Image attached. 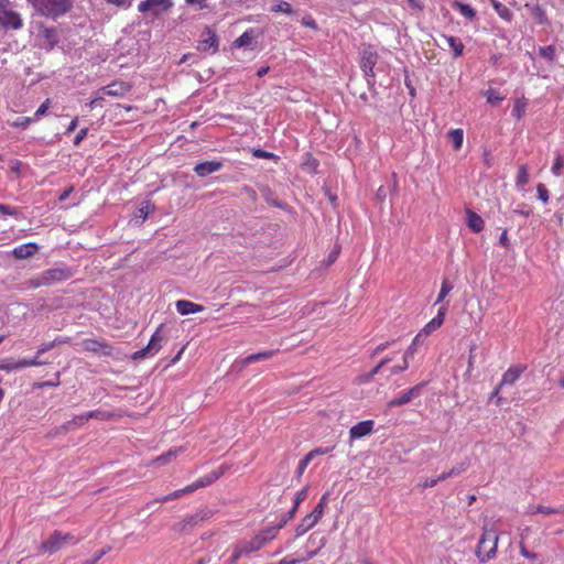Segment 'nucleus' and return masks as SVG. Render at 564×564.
I'll return each instance as SVG.
<instances>
[{"label": "nucleus", "mask_w": 564, "mask_h": 564, "mask_svg": "<svg viewBox=\"0 0 564 564\" xmlns=\"http://www.w3.org/2000/svg\"><path fill=\"white\" fill-rule=\"evenodd\" d=\"M442 37L445 40L448 47L451 48L454 58H458L459 56L463 55L465 45L459 37L447 34H442Z\"/></svg>", "instance_id": "nucleus-22"}, {"label": "nucleus", "mask_w": 564, "mask_h": 564, "mask_svg": "<svg viewBox=\"0 0 564 564\" xmlns=\"http://www.w3.org/2000/svg\"><path fill=\"white\" fill-rule=\"evenodd\" d=\"M32 122H35L33 117H19L11 123V126L14 128L26 129Z\"/></svg>", "instance_id": "nucleus-47"}, {"label": "nucleus", "mask_w": 564, "mask_h": 564, "mask_svg": "<svg viewBox=\"0 0 564 564\" xmlns=\"http://www.w3.org/2000/svg\"><path fill=\"white\" fill-rule=\"evenodd\" d=\"M317 522L310 516L306 514L301 523L295 528V538H300L311 530Z\"/></svg>", "instance_id": "nucleus-31"}, {"label": "nucleus", "mask_w": 564, "mask_h": 564, "mask_svg": "<svg viewBox=\"0 0 564 564\" xmlns=\"http://www.w3.org/2000/svg\"><path fill=\"white\" fill-rule=\"evenodd\" d=\"M42 17L57 19L66 14L73 7L74 0H26Z\"/></svg>", "instance_id": "nucleus-1"}, {"label": "nucleus", "mask_w": 564, "mask_h": 564, "mask_svg": "<svg viewBox=\"0 0 564 564\" xmlns=\"http://www.w3.org/2000/svg\"><path fill=\"white\" fill-rule=\"evenodd\" d=\"M327 505V494H324L322 498L319 499L318 503L315 506L313 511L308 513L316 522L319 521L324 513V509Z\"/></svg>", "instance_id": "nucleus-35"}, {"label": "nucleus", "mask_w": 564, "mask_h": 564, "mask_svg": "<svg viewBox=\"0 0 564 564\" xmlns=\"http://www.w3.org/2000/svg\"><path fill=\"white\" fill-rule=\"evenodd\" d=\"M564 167V155L560 152L556 153L551 172L554 176H561Z\"/></svg>", "instance_id": "nucleus-39"}, {"label": "nucleus", "mask_w": 564, "mask_h": 564, "mask_svg": "<svg viewBox=\"0 0 564 564\" xmlns=\"http://www.w3.org/2000/svg\"><path fill=\"white\" fill-rule=\"evenodd\" d=\"M528 108V100L524 97L518 98L514 100L513 108L511 111L512 117L520 121L524 116Z\"/></svg>", "instance_id": "nucleus-27"}, {"label": "nucleus", "mask_w": 564, "mask_h": 564, "mask_svg": "<svg viewBox=\"0 0 564 564\" xmlns=\"http://www.w3.org/2000/svg\"><path fill=\"white\" fill-rule=\"evenodd\" d=\"M182 452V448H176V449H170L169 452L160 455L156 457L155 462L160 465H165V464H169L173 458H175L178 453Z\"/></svg>", "instance_id": "nucleus-38"}, {"label": "nucleus", "mask_w": 564, "mask_h": 564, "mask_svg": "<svg viewBox=\"0 0 564 564\" xmlns=\"http://www.w3.org/2000/svg\"><path fill=\"white\" fill-rule=\"evenodd\" d=\"M421 334L416 335L414 339L412 340L411 345L408 347V349L404 351L403 358L409 361V358L412 357L416 352V346L419 341V337Z\"/></svg>", "instance_id": "nucleus-50"}, {"label": "nucleus", "mask_w": 564, "mask_h": 564, "mask_svg": "<svg viewBox=\"0 0 564 564\" xmlns=\"http://www.w3.org/2000/svg\"><path fill=\"white\" fill-rule=\"evenodd\" d=\"M202 53L216 54L219 51V37L215 30L206 28L197 44Z\"/></svg>", "instance_id": "nucleus-9"}, {"label": "nucleus", "mask_w": 564, "mask_h": 564, "mask_svg": "<svg viewBox=\"0 0 564 564\" xmlns=\"http://www.w3.org/2000/svg\"><path fill=\"white\" fill-rule=\"evenodd\" d=\"M378 57L376 48L371 45L365 46L360 52V68L369 88H372L376 84L373 68L378 62Z\"/></svg>", "instance_id": "nucleus-3"}, {"label": "nucleus", "mask_w": 564, "mask_h": 564, "mask_svg": "<svg viewBox=\"0 0 564 564\" xmlns=\"http://www.w3.org/2000/svg\"><path fill=\"white\" fill-rule=\"evenodd\" d=\"M110 551V547H104L99 552H97L93 558L84 561L82 564H96L104 555H106Z\"/></svg>", "instance_id": "nucleus-53"}, {"label": "nucleus", "mask_w": 564, "mask_h": 564, "mask_svg": "<svg viewBox=\"0 0 564 564\" xmlns=\"http://www.w3.org/2000/svg\"><path fill=\"white\" fill-rule=\"evenodd\" d=\"M312 462L311 457L305 455L304 458H302L297 465V469H296V477L297 478H301L303 473L305 471L306 467L308 466V464Z\"/></svg>", "instance_id": "nucleus-52"}, {"label": "nucleus", "mask_w": 564, "mask_h": 564, "mask_svg": "<svg viewBox=\"0 0 564 564\" xmlns=\"http://www.w3.org/2000/svg\"><path fill=\"white\" fill-rule=\"evenodd\" d=\"M499 245L506 249L510 248V239L508 236V230L503 229L499 236Z\"/></svg>", "instance_id": "nucleus-63"}, {"label": "nucleus", "mask_w": 564, "mask_h": 564, "mask_svg": "<svg viewBox=\"0 0 564 564\" xmlns=\"http://www.w3.org/2000/svg\"><path fill=\"white\" fill-rule=\"evenodd\" d=\"M185 494H192V491L188 489V486H186V487H184L182 489L174 490L173 492L162 497L159 501L160 502H166V501H170V500H173V499H177V498L182 497Z\"/></svg>", "instance_id": "nucleus-45"}, {"label": "nucleus", "mask_w": 564, "mask_h": 564, "mask_svg": "<svg viewBox=\"0 0 564 564\" xmlns=\"http://www.w3.org/2000/svg\"><path fill=\"white\" fill-rule=\"evenodd\" d=\"M153 210L154 205L151 202H142L140 207L138 208V216L142 219H145Z\"/></svg>", "instance_id": "nucleus-44"}, {"label": "nucleus", "mask_w": 564, "mask_h": 564, "mask_svg": "<svg viewBox=\"0 0 564 564\" xmlns=\"http://www.w3.org/2000/svg\"><path fill=\"white\" fill-rule=\"evenodd\" d=\"M333 449V447H317L313 451H311L308 454H306L307 456L311 457V459L313 460L316 456H319V455H326L328 454L330 451Z\"/></svg>", "instance_id": "nucleus-58"}, {"label": "nucleus", "mask_w": 564, "mask_h": 564, "mask_svg": "<svg viewBox=\"0 0 564 564\" xmlns=\"http://www.w3.org/2000/svg\"><path fill=\"white\" fill-rule=\"evenodd\" d=\"M162 327H163V325H160L155 329V332L152 334L148 345L144 348L134 352V355H133L134 359L154 356L161 349L162 341H163V335L161 334Z\"/></svg>", "instance_id": "nucleus-10"}, {"label": "nucleus", "mask_w": 564, "mask_h": 564, "mask_svg": "<svg viewBox=\"0 0 564 564\" xmlns=\"http://www.w3.org/2000/svg\"><path fill=\"white\" fill-rule=\"evenodd\" d=\"M326 542H327L326 538L325 536H321L319 540H318L317 547L312 549V550H307L305 552V556L301 557L300 560L301 561H306V560L313 558L314 556H316L318 554L319 550H322L326 545Z\"/></svg>", "instance_id": "nucleus-42"}, {"label": "nucleus", "mask_w": 564, "mask_h": 564, "mask_svg": "<svg viewBox=\"0 0 564 564\" xmlns=\"http://www.w3.org/2000/svg\"><path fill=\"white\" fill-rule=\"evenodd\" d=\"M213 516V511L210 509H202L197 511L195 514L186 518L184 520L185 525H196L202 521L209 519Z\"/></svg>", "instance_id": "nucleus-26"}, {"label": "nucleus", "mask_w": 564, "mask_h": 564, "mask_svg": "<svg viewBox=\"0 0 564 564\" xmlns=\"http://www.w3.org/2000/svg\"><path fill=\"white\" fill-rule=\"evenodd\" d=\"M41 286H46V282L44 280L43 273H41L40 275H37L35 278L30 279L26 282V288L28 289L35 290V289L41 288Z\"/></svg>", "instance_id": "nucleus-46"}, {"label": "nucleus", "mask_w": 564, "mask_h": 564, "mask_svg": "<svg viewBox=\"0 0 564 564\" xmlns=\"http://www.w3.org/2000/svg\"><path fill=\"white\" fill-rule=\"evenodd\" d=\"M51 106V100L50 99H46L39 108L37 110L35 111L34 113V119L35 121L40 120L48 110Z\"/></svg>", "instance_id": "nucleus-51"}, {"label": "nucleus", "mask_w": 564, "mask_h": 564, "mask_svg": "<svg viewBox=\"0 0 564 564\" xmlns=\"http://www.w3.org/2000/svg\"><path fill=\"white\" fill-rule=\"evenodd\" d=\"M87 422H88V420H87L86 413H83V414H79V415H75L72 419V423H73L75 429L85 425Z\"/></svg>", "instance_id": "nucleus-59"}, {"label": "nucleus", "mask_w": 564, "mask_h": 564, "mask_svg": "<svg viewBox=\"0 0 564 564\" xmlns=\"http://www.w3.org/2000/svg\"><path fill=\"white\" fill-rule=\"evenodd\" d=\"M37 249L39 246L35 242H28L15 247L12 253L17 259H26L33 256Z\"/></svg>", "instance_id": "nucleus-23"}, {"label": "nucleus", "mask_w": 564, "mask_h": 564, "mask_svg": "<svg viewBox=\"0 0 564 564\" xmlns=\"http://www.w3.org/2000/svg\"><path fill=\"white\" fill-rule=\"evenodd\" d=\"M61 384V371L55 372L53 380L35 382L33 387L35 389L55 388Z\"/></svg>", "instance_id": "nucleus-36"}, {"label": "nucleus", "mask_w": 564, "mask_h": 564, "mask_svg": "<svg viewBox=\"0 0 564 564\" xmlns=\"http://www.w3.org/2000/svg\"><path fill=\"white\" fill-rule=\"evenodd\" d=\"M175 307L178 314L185 316L189 314H195L204 311V306L196 304L194 302L187 300H178L175 303Z\"/></svg>", "instance_id": "nucleus-18"}, {"label": "nucleus", "mask_w": 564, "mask_h": 564, "mask_svg": "<svg viewBox=\"0 0 564 564\" xmlns=\"http://www.w3.org/2000/svg\"><path fill=\"white\" fill-rule=\"evenodd\" d=\"M76 539L72 533H63L55 530L45 541L40 545V551L48 554H54L66 544H76Z\"/></svg>", "instance_id": "nucleus-4"}, {"label": "nucleus", "mask_w": 564, "mask_h": 564, "mask_svg": "<svg viewBox=\"0 0 564 564\" xmlns=\"http://www.w3.org/2000/svg\"><path fill=\"white\" fill-rule=\"evenodd\" d=\"M301 23L302 25L310 28L314 31L318 29L316 21L313 19L311 14H306L305 17H303Z\"/></svg>", "instance_id": "nucleus-54"}, {"label": "nucleus", "mask_w": 564, "mask_h": 564, "mask_svg": "<svg viewBox=\"0 0 564 564\" xmlns=\"http://www.w3.org/2000/svg\"><path fill=\"white\" fill-rule=\"evenodd\" d=\"M297 510L292 507L290 511L283 514L281 521L278 523L279 527L282 529L295 514Z\"/></svg>", "instance_id": "nucleus-64"}, {"label": "nucleus", "mask_w": 564, "mask_h": 564, "mask_svg": "<svg viewBox=\"0 0 564 564\" xmlns=\"http://www.w3.org/2000/svg\"><path fill=\"white\" fill-rule=\"evenodd\" d=\"M107 3L112 4L120 9H129L132 6V0H105Z\"/></svg>", "instance_id": "nucleus-56"}, {"label": "nucleus", "mask_w": 564, "mask_h": 564, "mask_svg": "<svg viewBox=\"0 0 564 564\" xmlns=\"http://www.w3.org/2000/svg\"><path fill=\"white\" fill-rule=\"evenodd\" d=\"M174 6L173 0H143L138 4L140 13H149L153 18H159L169 12Z\"/></svg>", "instance_id": "nucleus-5"}, {"label": "nucleus", "mask_w": 564, "mask_h": 564, "mask_svg": "<svg viewBox=\"0 0 564 564\" xmlns=\"http://www.w3.org/2000/svg\"><path fill=\"white\" fill-rule=\"evenodd\" d=\"M131 90V85L127 82H113L107 86L101 87L98 94L111 97H123Z\"/></svg>", "instance_id": "nucleus-12"}, {"label": "nucleus", "mask_w": 564, "mask_h": 564, "mask_svg": "<svg viewBox=\"0 0 564 564\" xmlns=\"http://www.w3.org/2000/svg\"><path fill=\"white\" fill-rule=\"evenodd\" d=\"M23 25L19 13L10 9L9 0H0V26L18 30Z\"/></svg>", "instance_id": "nucleus-6"}, {"label": "nucleus", "mask_w": 564, "mask_h": 564, "mask_svg": "<svg viewBox=\"0 0 564 564\" xmlns=\"http://www.w3.org/2000/svg\"><path fill=\"white\" fill-rule=\"evenodd\" d=\"M452 290H453V284L449 282V280L446 278L443 279L441 290H440V293L435 301V304L442 303Z\"/></svg>", "instance_id": "nucleus-37"}, {"label": "nucleus", "mask_w": 564, "mask_h": 564, "mask_svg": "<svg viewBox=\"0 0 564 564\" xmlns=\"http://www.w3.org/2000/svg\"><path fill=\"white\" fill-rule=\"evenodd\" d=\"M448 138L453 143L454 150H459L464 142V131L463 129H452L448 131Z\"/></svg>", "instance_id": "nucleus-33"}, {"label": "nucleus", "mask_w": 564, "mask_h": 564, "mask_svg": "<svg viewBox=\"0 0 564 564\" xmlns=\"http://www.w3.org/2000/svg\"><path fill=\"white\" fill-rule=\"evenodd\" d=\"M409 368V361L403 358V361L401 365L393 366L390 368L391 375H398L400 372L405 371Z\"/></svg>", "instance_id": "nucleus-62"}, {"label": "nucleus", "mask_w": 564, "mask_h": 564, "mask_svg": "<svg viewBox=\"0 0 564 564\" xmlns=\"http://www.w3.org/2000/svg\"><path fill=\"white\" fill-rule=\"evenodd\" d=\"M523 370H524V368L520 367V366H511V367H509L503 372L501 381H500L499 384L501 387L513 384L514 382H517L519 380V378L521 377Z\"/></svg>", "instance_id": "nucleus-19"}, {"label": "nucleus", "mask_w": 564, "mask_h": 564, "mask_svg": "<svg viewBox=\"0 0 564 564\" xmlns=\"http://www.w3.org/2000/svg\"><path fill=\"white\" fill-rule=\"evenodd\" d=\"M86 416H87L88 421L90 419L105 420V419H107V413L105 411L94 410V411L86 412Z\"/></svg>", "instance_id": "nucleus-60"}, {"label": "nucleus", "mask_w": 564, "mask_h": 564, "mask_svg": "<svg viewBox=\"0 0 564 564\" xmlns=\"http://www.w3.org/2000/svg\"><path fill=\"white\" fill-rule=\"evenodd\" d=\"M536 192H538V198L541 202H543L544 204H546L550 199V194H549L546 186L542 183H539L536 185Z\"/></svg>", "instance_id": "nucleus-49"}, {"label": "nucleus", "mask_w": 564, "mask_h": 564, "mask_svg": "<svg viewBox=\"0 0 564 564\" xmlns=\"http://www.w3.org/2000/svg\"><path fill=\"white\" fill-rule=\"evenodd\" d=\"M276 352H278V350L273 349V350H265V351H261V352H257V354H251V355L245 357L243 359H241L240 364L242 367H245V366L251 365L257 361L268 360V359L272 358Z\"/></svg>", "instance_id": "nucleus-24"}, {"label": "nucleus", "mask_w": 564, "mask_h": 564, "mask_svg": "<svg viewBox=\"0 0 564 564\" xmlns=\"http://www.w3.org/2000/svg\"><path fill=\"white\" fill-rule=\"evenodd\" d=\"M257 35H258L257 30L253 28H249L234 41L232 45L236 48H242V47H251L252 48V44H253V41L256 40Z\"/></svg>", "instance_id": "nucleus-17"}, {"label": "nucleus", "mask_w": 564, "mask_h": 564, "mask_svg": "<svg viewBox=\"0 0 564 564\" xmlns=\"http://www.w3.org/2000/svg\"><path fill=\"white\" fill-rule=\"evenodd\" d=\"M492 7L496 11V13L503 20L506 21H511L512 20V12L502 3H500L499 1H496V0H492Z\"/></svg>", "instance_id": "nucleus-34"}, {"label": "nucleus", "mask_w": 564, "mask_h": 564, "mask_svg": "<svg viewBox=\"0 0 564 564\" xmlns=\"http://www.w3.org/2000/svg\"><path fill=\"white\" fill-rule=\"evenodd\" d=\"M466 223L468 228L475 234L482 231L485 228L484 219L470 209H467L466 212Z\"/></svg>", "instance_id": "nucleus-21"}, {"label": "nucleus", "mask_w": 564, "mask_h": 564, "mask_svg": "<svg viewBox=\"0 0 564 564\" xmlns=\"http://www.w3.org/2000/svg\"><path fill=\"white\" fill-rule=\"evenodd\" d=\"M44 275V280L46 282V286H51L57 283L65 282L69 280L74 272L66 264H61L54 268H50L42 272Z\"/></svg>", "instance_id": "nucleus-7"}, {"label": "nucleus", "mask_w": 564, "mask_h": 564, "mask_svg": "<svg viewBox=\"0 0 564 564\" xmlns=\"http://www.w3.org/2000/svg\"><path fill=\"white\" fill-rule=\"evenodd\" d=\"M281 528L279 524L263 529L257 534V538L261 541L264 546L269 541L273 540Z\"/></svg>", "instance_id": "nucleus-29"}, {"label": "nucleus", "mask_w": 564, "mask_h": 564, "mask_svg": "<svg viewBox=\"0 0 564 564\" xmlns=\"http://www.w3.org/2000/svg\"><path fill=\"white\" fill-rule=\"evenodd\" d=\"M447 312V306L443 305L438 308L437 314L435 317H433L422 329V333L425 335L432 334L434 330L440 328L442 324L444 323V318Z\"/></svg>", "instance_id": "nucleus-16"}, {"label": "nucleus", "mask_w": 564, "mask_h": 564, "mask_svg": "<svg viewBox=\"0 0 564 564\" xmlns=\"http://www.w3.org/2000/svg\"><path fill=\"white\" fill-rule=\"evenodd\" d=\"M484 95L487 99V102L491 104V105H497L505 99V96H502L498 90L492 89V88L485 91Z\"/></svg>", "instance_id": "nucleus-41"}, {"label": "nucleus", "mask_w": 564, "mask_h": 564, "mask_svg": "<svg viewBox=\"0 0 564 564\" xmlns=\"http://www.w3.org/2000/svg\"><path fill=\"white\" fill-rule=\"evenodd\" d=\"M83 347L86 351L109 356L111 354V346L104 340L87 338L83 340Z\"/></svg>", "instance_id": "nucleus-13"}, {"label": "nucleus", "mask_w": 564, "mask_h": 564, "mask_svg": "<svg viewBox=\"0 0 564 564\" xmlns=\"http://www.w3.org/2000/svg\"><path fill=\"white\" fill-rule=\"evenodd\" d=\"M252 154H253V156L259 158V159H276L278 158L272 152H268V151L262 150V149L253 150Z\"/></svg>", "instance_id": "nucleus-57"}, {"label": "nucleus", "mask_w": 564, "mask_h": 564, "mask_svg": "<svg viewBox=\"0 0 564 564\" xmlns=\"http://www.w3.org/2000/svg\"><path fill=\"white\" fill-rule=\"evenodd\" d=\"M499 536L495 530L485 529L476 547V555L485 563L496 556Z\"/></svg>", "instance_id": "nucleus-2"}, {"label": "nucleus", "mask_w": 564, "mask_h": 564, "mask_svg": "<svg viewBox=\"0 0 564 564\" xmlns=\"http://www.w3.org/2000/svg\"><path fill=\"white\" fill-rule=\"evenodd\" d=\"M223 162L218 160L199 162L194 166V172L200 176L206 177L215 172H218L223 167Z\"/></svg>", "instance_id": "nucleus-14"}, {"label": "nucleus", "mask_w": 564, "mask_h": 564, "mask_svg": "<svg viewBox=\"0 0 564 564\" xmlns=\"http://www.w3.org/2000/svg\"><path fill=\"white\" fill-rule=\"evenodd\" d=\"M261 547V541L257 538V535H254L250 540L237 543L230 557V564H237V561L240 557L247 556L252 552L259 551Z\"/></svg>", "instance_id": "nucleus-8"}, {"label": "nucleus", "mask_w": 564, "mask_h": 564, "mask_svg": "<svg viewBox=\"0 0 564 564\" xmlns=\"http://www.w3.org/2000/svg\"><path fill=\"white\" fill-rule=\"evenodd\" d=\"M375 422L372 420L361 421L349 430L350 440H359L369 435L373 431Z\"/></svg>", "instance_id": "nucleus-15"}, {"label": "nucleus", "mask_w": 564, "mask_h": 564, "mask_svg": "<svg viewBox=\"0 0 564 564\" xmlns=\"http://www.w3.org/2000/svg\"><path fill=\"white\" fill-rule=\"evenodd\" d=\"M529 183V170L525 164H522L518 169V173L516 176V186L518 188H523Z\"/></svg>", "instance_id": "nucleus-32"}, {"label": "nucleus", "mask_w": 564, "mask_h": 564, "mask_svg": "<svg viewBox=\"0 0 564 564\" xmlns=\"http://www.w3.org/2000/svg\"><path fill=\"white\" fill-rule=\"evenodd\" d=\"M0 214L3 216H17L19 214V210L15 207L0 204Z\"/></svg>", "instance_id": "nucleus-55"}, {"label": "nucleus", "mask_w": 564, "mask_h": 564, "mask_svg": "<svg viewBox=\"0 0 564 564\" xmlns=\"http://www.w3.org/2000/svg\"><path fill=\"white\" fill-rule=\"evenodd\" d=\"M221 474H223L221 471L214 470V471L198 478L193 484L188 485V489L192 492H194L195 490H197L199 488L207 487V486L212 485L214 481H216L221 476Z\"/></svg>", "instance_id": "nucleus-20"}, {"label": "nucleus", "mask_w": 564, "mask_h": 564, "mask_svg": "<svg viewBox=\"0 0 564 564\" xmlns=\"http://www.w3.org/2000/svg\"><path fill=\"white\" fill-rule=\"evenodd\" d=\"M423 383L416 384L405 391H403L398 398H394L388 402L389 408H397L410 403L413 399L421 395Z\"/></svg>", "instance_id": "nucleus-11"}, {"label": "nucleus", "mask_w": 564, "mask_h": 564, "mask_svg": "<svg viewBox=\"0 0 564 564\" xmlns=\"http://www.w3.org/2000/svg\"><path fill=\"white\" fill-rule=\"evenodd\" d=\"M452 7L468 20H474L476 18V10L469 4L455 0Z\"/></svg>", "instance_id": "nucleus-28"}, {"label": "nucleus", "mask_w": 564, "mask_h": 564, "mask_svg": "<svg viewBox=\"0 0 564 564\" xmlns=\"http://www.w3.org/2000/svg\"><path fill=\"white\" fill-rule=\"evenodd\" d=\"M539 55L542 58H545L549 62H554V59H555V46L554 45L541 46L539 48Z\"/></svg>", "instance_id": "nucleus-43"}, {"label": "nucleus", "mask_w": 564, "mask_h": 564, "mask_svg": "<svg viewBox=\"0 0 564 564\" xmlns=\"http://www.w3.org/2000/svg\"><path fill=\"white\" fill-rule=\"evenodd\" d=\"M467 467H468L467 463H460V464L454 466L453 468H451L448 471L451 473V476L454 477V476H458L462 473H464L467 469Z\"/></svg>", "instance_id": "nucleus-61"}, {"label": "nucleus", "mask_w": 564, "mask_h": 564, "mask_svg": "<svg viewBox=\"0 0 564 564\" xmlns=\"http://www.w3.org/2000/svg\"><path fill=\"white\" fill-rule=\"evenodd\" d=\"M271 11L275 12V13H284V14H288V15H292V14L295 13V11L292 8V6L289 2H286V1H281L278 4L273 6L271 8Z\"/></svg>", "instance_id": "nucleus-40"}, {"label": "nucleus", "mask_w": 564, "mask_h": 564, "mask_svg": "<svg viewBox=\"0 0 564 564\" xmlns=\"http://www.w3.org/2000/svg\"><path fill=\"white\" fill-rule=\"evenodd\" d=\"M308 495V487L302 488L300 491L296 492L293 501V508L299 509L300 505L307 498Z\"/></svg>", "instance_id": "nucleus-48"}, {"label": "nucleus", "mask_w": 564, "mask_h": 564, "mask_svg": "<svg viewBox=\"0 0 564 564\" xmlns=\"http://www.w3.org/2000/svg\"><path fill=\"white\" fill-rule=\"evenodd\" d=\"M529 513H543L546 516L550 514H563L564 513V505H560L558 507H547L543 505L530 506L528 509Z\"/></svg>", "instance_id": "nucleus-25"}, {"label": "nucleus", "mask_w": 564, "mask_h": 564, "mask_svg": "<svg viewBox=\"0 0 564 564\" xmlns=\"http://www.w3.org/2000/svg\"><path fill=\"white\" fill-rule=\"evenodd\" d=\"M45 365H48V361L41 359L39 357V355L35 354V356L32 358H23V359L18 360V366H15L14 368L23 369V368H28V367H40V366H45Z\"/></svg>", "instance_id": "nucleus-30"}]
</instances>
